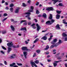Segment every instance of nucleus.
Returning <instances> with one entry per match:
<instances>
[{
    "mask_svg": "<svg viewBox=\"0 0 67 67\" xmlns=\"http://www.w3.org/2000/svg\"><path fill=\"white\" fill-rule=\"evenodd\" d=\"M61 43H62V41L61 40L59 39V42L58 43H57L56 44H53L51 46L50 48L52 49L53 48H54V47H56L57 46H58L59 45H60Z\"/></svg>",
    "mask_w": 67,
    "mask_h": 67,
    "instance_id": "obj_1",
    "label": "nucleus"
},
{
    "mask_svg": "<svg viewBox=\"0 0 67 67\" xmlns=\"http://www.w3.org/2000/svg\"><path fill=\"white\" fill-rule=\"evenodd\" d=\"M50 21L48 20V21H47L46 22V24H48V25H52V23H53L54 22H55V20H53L52 19Z\"/></svg>",
    "mask_w": 67,
    "mask_h": 67,
    "instance_id": "obj_2",
    "label": "nucleus"
},
{
    "mask_svg": "<svg viewBox=\"0 0 67 67\" xmlns=\"http://www.w3.org/2000/svg\"><path fill=\"white\" fill-rule=\"evenodd\" d=\"M47 11H53L54 8L52 7H48L46 9Z\"/></svg>",
    "mask_w": 67,
    "mask_h": 67,
    "instance_id": "obj_3",
    "label": "nucleus"
},
{
    "mask_svg": "<svg viewBox=\"0 0 67 67\" xmlns=\"http://www.w3.org/2000/svg\"><path fill=\"white\" fill-rule=\"evenodd\" d=\"M22 49L23 51H27L28 52H30V50L27 49V47H22Z\"/></svg>",
    "mask_w": 67,
    "mask_h": 67,
    "instance_id": "obj_4",
    "label": "nucleus"
},
{
    "mask_svg": "<svg viewBox=\"0 0 67 67\" xmlns=\"http://www.w3.org/2000/svg\"><path fill=\"white\" fill-rule=\"evenodd\" d=\"M57 41V40L56 38L54 39L53 40V41H52L51 42V44H55Z\"/></svg>",
    "mask_w": 67,
    "mask_h": 67,
    "instance_id": "obj_5",
    "label": "nucleus"
},
{
    "mask_svg": "<svg viewBox=\"0 0 67 67\" xmlns=\"http://www.w3.org/2000/svg\"><path fill=\"white\" fill-rule=\"evenodd\" d=\"M12 43V42L10 43H8L7 44V46L10 47H12V46L13 45V44Z\"/></svg>",
    "mask_w": 67,
    "mask_h": 67,
    "instance_id": "obj_6",
    "label": "nucleus"
},
{
    "mask_svg": "<svg viewBox=\"0 0 67 67\" xmlns=\"http://www.w3.org/2000/svg\"><path fill=\"white\" fill-rule=\"evenodd\" d=\"M20 10V7L17 8L15 11V13H18L19 12V10Z\"/></svg>",
    "mask_w": 67,
    "mask_h": 67,
    "instance_id": "obj_7",
    "label": "nucleus"
},
{
    "mask_svg": "<svg viewBox=\"0 0 67 67\" xmlns=\"http://www.w3.org/2000/svg\"><path fill=\"white\" fill-rule=\"evenodd\" d=\"M36 26L37 27V31H39V30L41 29V27H40V26L38 25V24H36Z\"/></svg>",
    "mask_w": 67,
    "mask_h": 67,
    "instance_id": "obj_8",
    "label": "nucleus"
},
{
    "mask_svg": "<svg viewBox=\"0 0 67 67\" xmlns=\"http://www.w3.org/2000/svg\"><path fill=\"white\" fill-rule=\"evenodd\" d=\"M25 58H26V55H27V53L26 52H23Z\"/></svg>",
    "mask_w": 67,
    "mask_h": 67,
    "instance_id": "obj_9",
    "label": "nucleus"
},
{
    "mask_svg": "<svg viewBox=\"0 0 67 67\" xmlns=\"http://www.w3.org/2000/svg\"><path fill=\"white\" fill-rule=\"evenodd\" d=\"M47 36H44L43 37L41 38V40H43L44 41H46L47 39Z\"/></svg>",
    "mask_w": 67,
    "mask_h": 67,
    "instance_id": "obj_10",
    "label": "nucleus"
},
{
    "mask_svg": "<svg viewBox=\"0 0 67 67\" xmlns=\"http://www.w3.org/2000/svg\"><path fill=\"white\" fill-rule=\"evenodd\" d=\"M16 56V54H13L11 56L10 58H11L14 59L15 57Z\"/></svg>",
    "mask_w": 67,
    "mask_h": 67,
    "instance_id": "obj_11",
    "label": "nucleus"
},
{
    "mask_svg": "<svg viewBox=\"0 0 67 67\" xmlns=\"http://www.w3.org/2000/svg\"><path fill=\"white\" fill-rule=\"evenodd\" d=\"M56 28H57V30H60V28L59 27V25L58 24L56 26Z\"/></svg>",
    "mask_w": 67,
    "mask_h": 67,
    "instance_id": "obj_12",
    "label": "nucleus"
},
{
    "mask_svg": "<svg viewBox=\"0 0 67 67\" xmlns=\"http://www.w3.org/2000/svg\"><path fill=\"white\" fill-rule=\"evenodd\" d=\"M53 1V4H55L57 2H58V0H52Z\"/></svg>",
    "mask_w": 67,
    "mask_h": 67,
    "instance_id": "obj_13",
    "label": "nucleus"
},
{
    "mask_svg": "<svg viewBox=\"0 0 67 67\" xmlns=\"http://www.w3.org/2000/svg\"><path fill=\"white\" fill-rule=\"evenodd\" d=\"M20 31H26V27L21 28L20 29Z\"/></svg>",
    "mask_w": 67,
    "mask_h": 67,
    "instance_id": "obj_14",
    "label": "nucleus"
},
{
    "mask_svg": "<svg viewBox=\"0 0 67 67\" xmlns=\"http://www.w3.org/2000/svg\"><path fill=\"white\" fill-rule=\"evenodd\" d=\"M56 18L57 20L59 19V18H60V15L58 14H57L56 16Z\"/></svg>",
    "mask_w": 67,
    "mask_h": 67,
    "instance_id": "obj_15",
    "label": "nucleus"
},
{
    "mask_svg": "<svg viewBox=\"0 0 67 67\" xmlns=\"http://www.w3.org/2000/svg\"><path fill=\"white\" fill-rule=\"evenodd\" d=\"M8 51H7V53H9L11 51V48L10 47H8Z\"/></svg>",
    "mask_w": 67,
    "mask_h": 67,
    "instance_id": "obj_16",
    "label": "nucleus"
},
{
    "mask_svg": "<svg viewBox=\"0 0 67 67\" xmlns=\"http://www.w3.org/2000/svg\"><path fill=\"white\" fill-rule=\"evenodd\" d=\"M61 55V56L59 57L58 59H61V58L63 57L64 56V53H63Z\"/></svg>",
    "mask_w": 67,
    "mask_h": 67,
    "instance_id": "obj_17",
    "label": "nucleus"
},
{
    "mask_svg": "<svg viewBox=\"0 0 67 67\" xmlns=\"http://www.w3.org/2000/svg\"><path fill=\"white\" fill-rule=\"evenodd\" d=\"M10 27H11V28L12 29V31H14V30H15V29H14V27H13V26L11 25Z\"/></svg>",
    "mask_w": 67,
    "mask_h": 67,
    "instance_id": "obj_18",
    "label": "nucleus"
},
{
    "mask_svg": "<svg viewBox=\"0 0 67 67\" xmlns=\"http://www.w3.org/2000/svg\"><path fill=\"white\" fill-rule=\"evenodd\" d=\"M49 19H50V20H52V19H53V16L52 14H50V16L49 18Z\"/></svg>",
    "mask_w": 67,
    "mask_h": 67,
    "instance_id": "obj_19",
    "label": "nucleus"
},
{
    "mask_svg": "<svg viewBox=\"0 0 67 67\" xmlns=\"http://www.w3.org/2000/svg\"><path fill=\"white\" fill-rule=\"evenodd\" d=\"M62 35L63 37H67V35L64 33H62Z\"/></svg>",
    "mask_w": 67,
    "mask_h": 67,
    "instance_id": "obj_20",
    "label": "nucleus"
},
{
    "mask_svg": "<svg viewBox=\"0 0 67 67\" xmlns=\"http://www.w3.org/2000/svg\"><path fill=\"white\" fill-rule=\"evenodd\" d=\"M42 16L43 17H44V18H46L47 16L46 14L45 13H44L42 15Z\"/></svg>",
    "mask_w": 67,
    "mask_h": 67,
    "instance_id": "obj_21",
    "label": "nucleus"
},
{
    "mask_svg": "<svg viewBox=\"0 0 67 67\" xmlns=\"http://www.w3.org/2000/svg\"><path fill=\"white\" fill-rule=\"evenodd\" d=\"M40 11L38 10H36V14H40Z\"/></svg>",
    "mask_w": 67,
    "mask_h": 67,
    "instance_id": "obj_22",
    "label": "nucleus"
},
{
    "mask_svg": "<svg viewBox=\"0 0 67 67\" xmlns=\"http://www.w3.org/2000/svg\"><path fill=\"white\" fill-rule=\"evenodd\" d=\"M39 40V39L38 38H37L35 39V40L34 41V43H36L37 41H38Z\"/></svg>",
    "mask_w": 67,
    "mask_h": 67,
    "instance_id": "obj_23",
    "label": "nucleus"
},
{
    "mask_svg": "<svg viewBox=\"0 0 67 67\" xmlns=\"http://www.w3.org/2000/svg\"><path fill=\"white\" fill-rule=\"evenodd\" d=\"M30 64L31 65V66L32 67H34V62H30Z\"/></svg>",
    "mask_w": 67,
    "mask_h": 67,
    "instance_id": "obj_24",
    "label": "nucleus"
},
{
    "mask_svg": "<svg viewBox=\"0 0 67 67\" xmlns=\"http://www.w3.org/2000/svg\"><path fill=\"white\" fill-rule=\"evenodd\" d=\"M49 48V46H48V45H47L46 46V48H45L44 49L45 50H47Z\"/></svg>",
    "mask_w": 67,
    "mask_h": 67,
    "instance_id": "obj_25",
    "label": "nucleus"
},
{
    "mask_svg": "<svg viewBox=\"0 0 67 67\" xmlns=\"http://www.w3.org/2000/svg\"><path fill=\"white\" fill-rule=\"evenodd\" d=\"M15 65V63H13L12 64H11L10 65V66L11 67H12V66H14Z\"/></svg>",
    "mask_w": 67,
    "mask_h": 67,
    "instance_id": "obj_26",
    "label": "nucleus"
},
{
    "mask_svg": "<svg viewBox=\"0 0 67 67\" xmlns=\"http://www.w3.org/2000/svg\"><path fill=\"white\" fill-rule=\"evenodd\" d=\"M65 21V20L64 19L63 20V23H64V24H67V22Z\"/></svg>",
    "mask_w": 67,
    "mask_h": 67,
    "instance_id": "obj_27",
    "label": "nucleus"
},
{
    "mask_svg": "<svg viewBox=\"0 0 67 67\" xmlns=\"http://www.w3.org/2000/svg\"><path fill=\"white\" fill-rule=\"evenodd\" d=\"M58 5L59 6H60V7H63V6H64V5L63 4V3H60Z\"/></svg>",
    "mask_w": 67,
    "mask_h": 67,
    "instance_id": "obj_28",
    "label": "nucleus"
},
{
    "mask_svg": "<svg viewBox=\"0 0 67 67\" xmlns=\"http://www.w3.org/2000/svg\"><path fill=\"white\" fill-rule=\"evenodd\" d=\"M9 10L11 12H12L13 11V8H10Z\"/></svg>",
    "mask_w": 67,
    "mask_h": 67,
    "instance_id": "obj_29",
    "label": "nucleus"
},
{
    "mask_svg": "<svg viewBox=\"0 0 67 67\" xmlns=\"http://www.w3.org/2000/svg\"><path fill=\"white\" fill-rule=\"evenodd\" d=\"M26 22V20H23L21 21L20 23L21 24L22 23H23V22Z\"/></svg>",
    "mask_w": 67,
    "mask_h": 67,
    "instance_id": "obj_30",
    "label": "nucleus"
},
{
    "mask_svg": "<svg viewBox=\"0 0 67 67\" xmlns=\"http://www.w3.org/2000/svg\"><path fill=\"white\" fill-rule=\"evenodd\" d=\"M40 52H41V51H40V50H37L36 51V52L38 54H39V53H40Z\"/></svg>",
    "mask_w": 67,
    "mask_h": 67,
    "instance_id": "obj_31",
    "label": "nucleus"
},
{
    "mask_svg": "<svg viewBox=\"0 0 67 67\" xmlns=\"http://www.w3.org/2000/svg\"><path fill=\"white\" fill-rule=\"evenodd\" d=\"M14 6V5L13 4H10L9 5L10 7V8H12V7H13Z\"/></svg>",
    "mask_w": 67,
    "mask_h": 67,
    "instance_id": "obj_32",
    "label": "nucleus"
},
{
    "mask_svg": "<svg viewBox=\"0 0 67 67\" xmlns=\"http://www.w3.org/2000/svg\"><path fill=\"white\" fill-rule=\"evenodd\" d=\"M61 11H57L56 12L58 14H60L61 13Z\"/></svg>",
    "mask_w": 67,
    "mask_h": 67,
    "instance_id": "obj_33",
    "label": "nucleus"
},
{
    "mask_svg": "<svg viewBox=\"0 0 67 67\" xmlns=\"http://www.w3.org/2000/svg\"><path fill=\"white\" fill-rule=\"evenodd\" d=\"M35 63L36 64H38V63H39V61L38 60H37L35 62Z\"/></svg>",
    "mask_w": 67,
    "mask_h": 67,
    "instance_id": "obj_34",
    "label": "nucleus"
},
{
    "mask_svg": "<svg viewBox=\"0 0 67 67\" xmlns=\"http://www.w3.org/2000/svg\"><path fill=\"white\" fill-rule=\"evenodd\" d=\"M53 65H54V67H56V66H57V63H53Z\"/></svg>",
    "mask_w": 67,
    "mask_h": 67,
    "instance_id": "obj_35",
    "label": "nucleus"
},
{
    "mask_svg": "<svg viewBox=\"0 0 67 67\" xmlns=\"http://www.w3.org/2000/svg\"><path fill=\"white\" fill-rule=\"evenodd\" d=\"M62 60H61L57 61H55L54 62V63H59V62H62Z\"/></svg>",
    "mask_w": 67,
    "mask_h": 67,
    "instance_id": "obj_36",
    "label": "nucleus"
},
{
    "mask_svg": "<svg viewBox=\"0 0 67 67\" xmlns=\"http://www.w3.org/2000/svg\"><path fill=\"white\" fill-rule=\"evenodd\" d=\"M28 24L29 25H31V24H32V23L31 22H28Z\"/></svg>",
    "mask_w": 67,
    "mask_h": 67,
    "instance_id": "obj_37",
    "label": "nucleus"
},
{
    "mask_svg": "<svg viewBox=\"0 0 67 67\" xmlns=\"http://www.w3.org/2000/svg\"><path fill=\"white\" fill-rule=\"evenodd\" d=\"M23 7H26L27 5H26L24 3H23Z\"/></svg>",
    "mask_w": 67,
    "mask_h": 67,
    "instance_id": "obj_38",
    "label": "nucleus"
},
{
    "mask_svg": "<svg viewBox=\"0 0 67 67\" xmlns=\"http://www.w3.org/2000/svg\"><path fill=\"white\" fill-rule=\"evenodd\" d=\"M3 15L4 16H7V15H8V14L7 13H4Z\"/></svg>",
    "mask_w": 67,
    "mask_h": 67,
    "instance_id": "obj_39",
    "label": "nucleus"
},
{
    "mask_svg": "<svg viewBox=\"0 0 67 67\" xmlns=\"http://www.w3.org/2000/svg\"><path fill=\"white\" fill-rule=\"evenodd\" d=\"M17 65H18V66H22V64L20 63V64H19L18 63H17Z\"/></svg>",
    "mask_w": 67,
    "mask_h": 67,
    "instance_id": "obj_40",
    "label": "nucleus"
},
{
    "mask_svg": "<svg viewBox=\"0 0 67 67\" xmlns=\"http://www.w3.org/2000/svg\"><path fill=\"white\" fill-rule=\"evenodd\" d=\"M2 48L4 50H6L7 49L6 48H5V47L3 46L2 47Z\"/></svg>",
    "mask_w": 67,
    "mask_h": 67,
    "instance_id": "obj_41",
    "label": "nucleus"
},
{
    "mask_svg": "<svg viewBox=\"0 0 67 67\" xmlns=\"http://www.w3.org/2000/svg\"><path fill=\"white\" fill-rule=\"evenodd\" d=\"M6 31H3L2 32V34H5V33H6Z\"/></svg>",
    "mask_w": 67,
    "mask_h": 67,
    "instance_id": "obj_42",
    "label": "nucleus"
},
{
    "mask_svg": "<svg viewBox=\"0 0 67 67\" xmlns=\"http://www.w3.org/2000/svg\"><path fill=\"white\" fill-rule=\"evenodd\" d=\"M24 25H25V26H26V25H27V22H25L23 24Z\"/></svg>",
    "mask_w": 67,
    "mask_h": 67,
    "instance_id": "obj_43",
    "label": "nucleus"
},
{
    "mask_svg": "<svg viewBox=\"0 0 67 67\" xmlns=\"http://www.w3.org/2000/svg\"><path fill=\"white\" fill-rule=\"evenodd\" d=\"M25 14H29V15H30V14H31V13L28 12L25 13Z\"/></svg>",
    "mask_w": 67,
    "mask_h": 67,
    "instance_id": "obj_44",
    "label": "nucleus"
},
{
    "mask_svg": "<svg viewBox=\"0 0 67 67\" xmlns=\"http://www.w3.org/2000/svg\"><path fill=\"white\" fill-rule=\"evenodd\" d=\"M28 11L29 12H33V10H29Z\"/></svg>",
    "mask_w": 67,
    "mask_h": 67,
    "instance_id": "obj_45",
    "label": "nucleus"
},
{
    "mask_svg": "<svg viewBox=\"0 0 67 67\" xmlns=\"http://www.w3.org/2000/svg\"><path fill=\"white\" fill-rule=\"evenodd\" d=\"M30 15H26L25 16V17L26 18H29V17H30Z\"/></svg>",
    "mask_w": 67,
    "mask_h": 67,
    "instance_id": "obj_46",
    "label": "nucleus"
},
{
    "mask_svg": "<svg viewBox=\"0 0 67 67\" xmlns=\"http://www.w3.org/2000/svg\"><path fill=\"white\" fill-rule=\"evenodd\" d=\"M36 53H34V57H36Z\"/></svg>",
    "mask_w": 67,
    "mask_h": 67,
    "instance_id": "obj_47",
    "label": "nucleus"
},
{
    "mask_svg": "<svg viewBox=\"0 0 67 67\" xmlns=\"http://www.w3.org/2000/svg\"><path fill=\"white\" fill-rule=\"evenodd\" d=\"M1 52L2 54H4V52L3 51H1Z\"/></svg>",
    "mask_w": 67,
    "mask_h": 67,
    "instance_id": "obj_48",
    "label": "nucleus"
},
{
    "mask_svg": "<svg viewBox=\"0 0 67 67\" xmlns=\"http://www.w3.org/2000/svg\"><path fill=\"white\" fill-rule=\"evenodd\" d=\"M34 20L36 23V22H37V19H35Z\"/></svg>",
    "mask_w": 67,
    "mask_h": 67,
    "instance_id": "obj_49",
    "label": "nucleus"
},
{
    "mask_svg": "<svg viewBox=\"0 0 67 67\" xmlns=\"http://www.w3.org/2000/svg\"><path fill=\"white\" fill-rule=\"evenodd\" d=\"M46 55H47L48 54H49V52H46Z\"/></svg>",
    "mask_w": 67,
    "mask_h": 67,
    "instance_id": "obj_50",
    "label": "nucleus"
},
{
    "mask_svg": "<svg viewBox=\"0 0 67 67\" xmlns=\"http://www.w3.org/2000/svg\"><path fill=\"white\" fill-rule=\"evenodd\" d=\"M2 39L1 38H0V44H1V43H2Z\"/></svg>",
    "mask_w": 67,
    "mask_h": 67,
    "instance_id": "obj_51",
    "label": "nucleus"
},
{
    "mask_svg": "<svg viewBox=\"0 0 67 67\" xmlns=\"http://www.w3.org/2000/svg\"><path fill=\"white\" fill-rule=\"evenodd\" d=\"M31 8L30 9H31V10H33L34 9L33 7V6H31Z\"/></svg>",
    "mask_w": 67,
    "mask_h": 67,
    "instance_id": "obj_52",
    "label": "nucleus"
},
{
    "mask_svg": "<svg viewBox=\"0 0 67 67\" xmlns=\"http://www.w3.org/2000/svg\"><path fill=\"white\" fill-rule=\"evenodd\" d=\"M31 26H32V28L34 29V23H33V24L31 25Z\"/></svg>",
    "mask_w": 67,
    "mask_h": 67,
    "instance_id": "obj_53",
    "label": "nucleus"
},
{
    "mask_svg": "<svg viewBox=\"0 0 67 67\" xmlns=\"http://www.w3.org/2000/svg\"><path fill=\"white\" fill-rule=\"evenodd\" d=\"M5 2V1L4 0H2V3H4Z\"/></svg>",
    "mask_w": 67,
    "mask_h": 67,
    "instance_id": "obj_54",
    "label": "nucleus"
},
{
    "mask_svg": "<svg viewBox=\"0 0 67 67\" xmlns=\"http://www.w3.org/2000/svg\"><path fill=\"white\" fill-rule=\"evenodd\" d=\"M5 9L6 10H9V7H6Z\"/></svg>",
    "mask_w": 67,
    "mask_h": 67,
    "instance_id": "obj_55",
    "label": "nucleus"
},
{
    "mask_svg": "<svg viewBox=\"0 0 67 67\" xmlns=\"http://www.w3.org/2000/svg\"><path fill=\"white\" fill-rule=\"evenodd\" d=\"M48 34H49V33H46V34L44 35L46 36H47V35H48Z\"/></svg>",
    "mask_w": 67,
    "mask_h": 67,
    "instance_id": "obj_56",
    "label": "nucleus"
},
{
    "mask_svg": "<svg viewBox=\"0 0 67 67\" xmlns=\"http://www.w3.org/2000/svg\"><path fill=\"white\" fill-rule=\"evenodd\" d=\"M39 2H37V3L36 4V5H38L39 4Z\"/></svg>",
    "mask_w": 67,
    "mask_h": 67,
    "instance_id": "obj_57",
    "label": "nucleus"
},
{
    "mask_svg": "<svg viewBox=\"0 0 67 67\" xmlns=\"http://www.w3.org/2000/svg\"><path fill=\"white\" fill-rule=\"evenodd\" d=\"M12 46L13 47V48H16V47L15 46H13H13Z\"/></svg>",
    "mask_w": 67,
    "mask_h": 67,
    "instance_id": "obj_58",
    "label": "nucleus"
},
{
    "mask_svg": "<svg viewBox=\"0 0 67 67\" xmlns=\"http://www.w3.org/2000/svg\"><path fill=\"white\" fill-rule=\"evenodd\" d=\"M4 63L5 65H7V63L5 61L4 62Z\"/></svg>",
    "mask_w": 67,
    "mask_h": 67,
    "instance_id": "obj_59",
    "label": "nucleus"
},
{
    "mask_svg": "<svg viewBox=\"0 0 67 67\" xmlns=\"http://www.w3.org/2000/svg\"><path fill=\"white\" fill-rule=\"evenodd\" d=\"M5 4L6 5H8V3L7 2H5Z\"/></svg>",
    "mask_w": 67,
    "mask_h": 67,
    "instance_id": "obj_60",
    "label": "nucleus"
},
{
    "mask_svg": "<svg viewBox=\"0 0 67 67\" xmlns=\"http://www.w3.org/2000/svg\"><path fill=\"white\" fill-rule=\"evenodd\" d=\"M42 16V15L40 14L39 15H38V17H41Z\"/></svg>",
    "mask_w": 67,
    "mask_h": 67,
    "instance_id": "obj_61",
    "label": "nucleus"
},
{
    "mask_svg": "<svg viewBox=\"0 0 67 67\" xmlns=\"http://www.w3.org/2000/svg\"><path fill=\"white\" fill-rule=\"evenodd\" d=\"M47 60L48 62H51V60L50 59H48Z\"/></svg>",
    "mask_w": 67,
    "mask_h": 67,
    "instance_id": "obj_62",
    "label": "nucleus"
},
{
    "mask_svg": "<svg viewBox=\"0 0 67 67\" xmlns=\"http://www.w3.org/2000/svg\"><path fill=\"white\" fill-rule=\"evenodd\" d=\"M12 67H18V66L16 65Z\"/></svg>",
    "mask_w": 67,
    "mask_h": 67,
    "instance_id": "obj_63",
    "label": "nucleus"
},
{
    "mask_svg": "<svg viewBox=\"0 0 67 67\" xmlns=\"http://www.w3.org/2000/svg\"><path fill=\"white\" fill-rule=\"evenodd\" d=\"M65 66L66 67H67V64L66 63H65Z\"/></svg>",
    "mask_w": 67,
    "mask_h": 67,
    "instance_id": "obj_64",
    "label": "nucleus"
}]
</instances>
